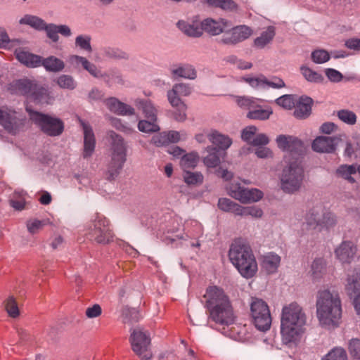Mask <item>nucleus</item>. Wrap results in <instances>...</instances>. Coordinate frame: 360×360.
I'll use <instances>...</instances> for the list:
<instances>
[{
	"label": "nucleus",
	"instance_id": "64",
	"mask_svg": "<svg viewBox=\"0 0 360 360\" xmlns=\"http://www.w3.org/2000/svg\"><path fill=\"white\" fill-rule=\"evenodd\" d=\"M326 75L328 79L333 82H340L342 79V75L338 70L332 68L326 70Z\"/></svg>",
	"mask_w": 360,
	"mask_h": 360
},
{
	"label": "nucleus",
	"instance_id": "9",
	"mask_svg": "<svg viewBox=\"0 0 360 360\" xmlns=\"http://www.w3.org/2000/svg\"><path fill=\"white\" fill-rule=\"evenodd\" d=\"M86 234L90 240L99 244H107L113 238L108 220L98 215L89 223Z\"/></svg>",
	"mask_w": 360,
	"mask_h": 360
},
{
	"label": "nucleus",
	"instance_id": "58",
	"mask_svg": "<svg viewBox=\"0 0 360 360\" xmlns=\"http://www.w3.org/2000/svg\"><path fill=\"white\" fill-rule=\"evenodd\" d=\"M311 58L316 63H323L330 59V56L325 50H316L312 52Z\"/></svg>",
	"mask_w": 360,
	"mask_h": 360
},
{
	"label": "nucleus",
	"instance_id": "53",
	"mask_svg": "<svg viewBox=\"0 0 360 360\" xmlns=\"http://www.w3.org/2000/svg\"><path fill=\"white\" fill-rule=\"evenodd\" d=\"M6 309L8 315L13 318H15L19 315V309L17 303L13 297H9L6 301Z\"/></svg>",
	"mask_w": 360,
	"mask_h": 360
},
{
	"label": "nucleus",
	"instance_id": "44",
	"mask_svg": "<svg viewBox=\"0 0 360 360\" xmlns=\"http://www.w3.org/2000/svg\"><path fill=\"white\" fill-rule=\"evenodd\" d=\"M207 4L224 11H232L236 8V4L232 0H207Z\"/></svg>",
	"mask_w": 360,
	"mask_h": 360
},
{
	"label": "nucleus",
	"instance_id": "33",
	"mask_svg": "<svg viewBox=\"0 0 360 360\" xmlns=\"http://www.w3.org/2000/svg\"><path fill=\"white\" fill-rule=\"evenodd\" d=\"M207 155L204 157L203 163L207 168H215L221 162L220 151L214 147H207Z\"/></svg>",
	"mask_w": 360,
	"mask_h": 360
},
{
	"label": "nucleus",
	"instance_id": "56",
	"mask_svg": "<svg viewBox=\"0 0 360 360\" xmlns=\"http://www.w3.org/2000/svg\"><path fill=\"white\" fill-rule=\"evenodd\" d=\"M57 30V25L53 23L46 24L45 22L43 27V30L46 31L47 37L54 42H57L59 39Z\"/></svg>",
	"mask_w": 360,
	"mask_h": 360
},
{
	"label": "nucleus",
	"instance_id": "1",
	"mask_svg": "<svg viewBox=\"0 0 360 360\" xmlns=\"http://www.w3.org/2000/svg\"><path fill=\"white\" fill-rule=\"evenodd\" d=\"M306 314L296 302L285 305L281 316V335L283 344L292 347L299 344L306 332Z\"/></svg>",
	"mask_w": 360,
	"mask_h": 360
},
{
	"label": "nucleus",
	"instance_id": "52",
	"mask_svg": "<svg viewBox=\"0 0 360 360\" xmlns=\"http://www.w3.org/2000/svg\"><path fill=\"white\" fill-rule=\"evenodd\" d=\"M91 37L89 35H79L75 39V45L81 49L91 52Z\"/></svg>",
	"mask_w": 360,
	"mask_h": 360
},
{
	"label": "nucleus",
	"instance_id": "20",
	"mask_svg": "<svg viewBox=\"0 0 360 360\" xmlns=\"http://www.w3.org/2000/svg\"><path fill=\"white\" fill-rule=\"evenodd\" d=\"M346 290L348 295L353 300L356 313L360 314V275L356 274L348 278Z\"/></svg>",
	"mask_w": 360,
	"mask_h": 360
},
{
	"label": "nucleus",
	"instance_id": "10",
	"mask_svg": "<svg viewBox=\"0 0 360 360\" xmlns=\"http://www.w3.org/2000/svg\"><path fill=\"white\" fill-rule=\"evenodd\" d=\"M26 110L28 112L30 119L46 134L50 136H56L63 133L64 124L60 119L31 110L28 106L26 107Z\"/></svg>",
	"mask_w": 360,
	"mask_h": 360
},
{
	"label": "nucleus",
	"instance_id": "57",
	"mask_svg": "<svg viewBox=\"0 0 360 360\" xmlns=\"http://www.w3.org/2000/svg\"><path fill=\"white\" fill-rule=\"evenodd\" d=\"M257 127L255 126H248L245 127L241 134V139L249 144L252 143V139L255 136Z\"/></svg>",
	"mask_w": 360,
	"mask_h": 360
},
{
	"label": "nucleus",
	"instance_id": "23",
	"mask_svg": "<svg viewBox=\"0 0 360 360\" xmlns=\"http://www.w3.org/2000/svg\"><path fill=\"white\" fill-rule=\"evenodd\" d=\"M15 54L18 60L28 68H37L41 65V57L39 56L21 49H16Z\"/></svg>",
	"mask_w": 360,
	"mask_h": 360
},
{
	"label": "nucleus",
	"instance_id": "46",
	"mask_svg": "<svg viewBox=\"0 0 360 360\" xmlns=\"http://www.w3.org/2000/svg\"><path fill=\"white\" fill-rule=\"evenodd\" d=\"M321 360H347V355L344 349L335 347L326 354Z\"/></svg>",
	"mask_w": 360,
	"mask_h": 360
},
{
	"label": "nucleus",
	"instance_id": "17",
	"mask_svg": "<svg viewBox=\"0 0 360 360\" xmlns=\"http://www.w3.org/2000/svg\"><path fill=\"white\" fill-rule=\"evenodd\" d=\"M252 34V30L246 25L236 26L225 32L221 41L226 44H236L245 40Z\"/></svg>",
	"mask_w": 360,
	"mask_h": 360
},
{
	"label": "nucleus",
	"instance_id": "7",
	"mask_svg": "<svg viewBox=\"0 0 360 360\" xmlns=\"http://www.w3.org/2000/svg\"><path fill=\"white\" fill-rule=\"evenodd\" d=\"M191 92L192 88L184 83L176 84L171 90L167 91L168 101L174 108L172 117L176 121L182 122L186 120L187 105L181 101V97L188 96Z\"/></svg>",
	"mask_w": 360,
	"mask_h": 360
},
{
	"label": "nucleus",
	"instance_id": "40",
	"mask_svg": "<svg viewBox=\"0 0 360 360\" xmlns=\"http://www.w3.org/2000/svg\"><path fill=\"white\" fill-rule=\"evenodd\" d=\"M184 182L188 186H197L202 184L204 176L200 172L184 171L183 173Z\"/></svg>",
	"mask_w": 360,
	"mask_h": 360
},
{
	"label": "nucleus",
	"instance_id": "28",
	"mask_svg": "<svg viewBox=\"0 0 360 360\" xmlns=\"http://www.w3.org/2000/svg\"><path fill=\"white\" fill-rule=\"evenodd\" d=\"M281 263V257L276 254L269 252L263 256L262 266L268 274L275 273Z\"/></svg>",
	"mask_w": 360,
	"mask_h": 360
},
{
	"label": "nucleus",
	"instance_id": "48",
	"mask_svg": "<svg viewBox=\"0 0 360 360\" xmlns=\"http://www.w3.org/2000/svg\"><path fill=\"white\" fill-rule=\"evenodd\" d=\"M297 98L293 95H283L276 100V103L285 109L290 110L295 106Z\"/></svg>",
	"mask_w": 360,
	"mask_h": 360
},
{
	"label": "nucleus",
	"instance_id": "25",
	"mask_svg": "<svg viewBox=\"0 0 360 360\" xmlns=\"http://www.w3.org/2000/svg\"><path fill=\"white\" fill-rule=\"evenodd\" d=\"M108 108L118 115H133L134 110L131 106L119 101L115 98H110L105 101Z\"/></svg>",
	"mask_w": 360,
	"mask_h": 360
},
{
	"label": "nucleus",
	"instance_id": "42",
	"mask_svg": "<svg viewBox=\"0 0 360 360\" xmlns=\"http://www.w3.org/2000/svg\"><path fill=\"white\" fill-rule=\"evenodd\" d=\"M263 215V211L261 208L257 206H240V209L238 216L248 217L250 216L252 218L259 219Z\"/></svg>",
	"mask_w": 360,
	"mask_h": 360
},
{
	"label": "nucleus",
	"instance_id": "11",
	"mask_svg": "<svg viewBox=\"0 0 360 360\" xmlns=\"http://www.w3.org/2000/svg\"><path fill=\"white\" fill-rule=\"evenodd\" d=\"M14 85L17 93L25 96L27 99L36 103H49L48 90L39 86L34 81L22 79L16 81Z\"/></svg>",
	"mask_w": 360,
	"mask_h": 360
},
{
	"label": "nucleus",
	"instance_id": "38",
	"mask_svg": "<svg viewBox=\"0 0 360 360\" xmlns=\"http://www.w3.org/2000/svg\"><path fill=\"white\" fill-rule=\"evenodd\" d=\"M240 79L255 89H266L267 78L262 75L257 77L248 75L241 77Z\"/></svg>",
	"mask_w": 360,
	"mask_h": 360
},
{
	"label": "nucleus",
	"instance_id": "16",
	"mask_svg": "<svg viewBox=\"0 0 360 360\" xmlns=\"http://www.w3.org/2000/svg\"><path fill=\"white\" fill-rule=\"evenodd\" d=\"M276 143L280 149L288 153L284 157L285 161H286V158L288 157L291 160H295L296 158L301 159L304 146L302 142L297 138L281 134L277 136Z\"/></svg>",
	"mask_w": 360,
	"mask_h": 360
},
{
	"label": "nucleus",
	"instance_id": "50",
	"mask_svg": "<svg viewBox=\"0 0 360 360\" xmlns=\"http://www.w3.org/2000/svg\"><path fill=\"white\" fill-rule=\"evenodd\" d=\"M301 72L304 78L311 82H321L323 80V77L318 72L312 70L311 69L307 67H302Z\"/></svg>",
	"mask_w": 360,
	"mask_h": 360
},
{
	"label": "nucleus",
	"instance_id": "43",
	"mask_svg": "<svg viewBox=\"0 0 360 360\" xmlns=\"http://www.w3.org/2000/svg\"><path fill=\"white\" fill-rule=\"evenodd\" d=\"M49 223V219L39 220L37 219H30L27 220L26 226L29 233L34 234L39 232V230Z\"/></svg>",
	"mask_w": 360,
	"mask_h": 360
},
{
	"label": "nucleus",
	"instance_id": "49",
	"mask_svg": "<svg viewBox=\"0 0 360 360\" xmlns=\"http://www.w3.org/2000/svg\"><path fill=\"white\" fill-rule=\"evenodd\" d=\"M139 129L145 133H152L156 132L160 130V127L157 124L156 121H153L150 120H141L138 124Z\"/></svg>",
	"mask_w": 360,
	"mask_h": 360
},
{
	"label": "nucleus",
	"instance_id": "34",
	"mask_svg": "<svg viewBox=\"0 0 360 360\" xmlns=\"http://www.w3.org/2000/svg\"><path fill=\"white\" fill-rule=\"evenodd\" d=\"M199 162V155L196 152L185 153L180 160V166L184 171L194 169Z\"/></svg>",
	"mask_w": 360,
	"mask_h": 360
},
{
	"label": "nucleus",
	"instance_id": "18",
	"mask_svg": "<svg viewBox=\"0 0 360 360\" xmlns=\"http://www.w3.org/2000/svg\"><path fill=\"white\" fill-rule=\"evenodd\" d=\"M357 251L356 245L352 241L342 242L335 250V255L342 264H349Z\"/></svg>",
	"mask_w": 360,
	"mask_h": 360
},
{
	"label": "nucleus",
	"instance_id": "45",
	"mask_svg": "<svg viewBox=\"0 0 360 360\" xmlns=\"http://www.w3.org/2000/svg\"><path fill=\"white\" fill-rule=\"evenodd\" d=\"M338 117L344 123L349 125H354L356 122V114L349 110H340L337 112Z\"/></svg>",
	"mask_w": 360,
	"mask_h": 360
},
{
	"label": "nucleus",
	"instance_id": "55",
	"mask_svg": "<svg viewBox=\"0 0 360 360\" xmlns=\"http://www.w3.org/2000/svg\"><path fill=\"white\" fill-rule=\"evenodd\" d=\"M18 42V40H10L6 30L0 28V48L11 49L14 44Z\"/></svg>",
	"mask_w": 360,
	"mask_h": 360
},
{
	"label": "nucleus",
	"instance_id": "14",
	"mask_svg": "<svg viewBox=\"0 0 360 360\" xmlns=\"http://www.w3.org/2000/svg\"><path fill=\"white\" fill-rule=\"evenodd\" d=\"M25 118L19 112L6 106L0 107V125L6 131L15 134L22 129Z\"/></svg>",
	"mask_w": 360,
	"mask_h": 360
},
{
	"label": "nucleus",
	"instance_id": "63",
	"mask_svg": "<svg viewBox=\"0 0 360 360\" xmlns=\"http://www.w3.org/2000/svg\"><path fill=\"white\" fill-rule=\"evenodd\" d=\"M237 104L243 108L248 109L249 110L254 108V104H255V101L253 98H248V97H240L236 100Z\"/></svg>",
	"mask_w": 360,
	"mask_h": 360
},
{
	"label": "nucleus",
	"instance_id": "19",
	"mask_svg": "<svg viewBox=\"0 0 360 360\" xmlns=\"http://www.w3.org/2000/svg\"><path fill=\"white\" fill-rule=\"evenodd\" d=\"M338 137L320 136L316 137L311 145L312 149L318 153H333L340 142Z\"/></svg>",
	"mask_w": 360,
	"mask_h": 360
},
{
	"label": "nucleus",
	"instance_id": "22",
	"mask_svg": "<svg viewBox=\"0 0 360 360\" xmlns=\"http://www.w3.org/2000/svg\"><path fill=\"white\" fill-rule=\"evenodd\" d=\"M84 131V158L90 157L94 151L96 140L92 128L84 121L79 120Z\"/></svg>",
	"mask_w": 360,
	"mask_h": 360
},
{
	"label": "nucleus",
	"instance_id": "12",
	"mask_svg": "<svg viewBox=\"0 0 360 360\" xmlns=\"http://www.w3.org/2000/svg\"><path fill=\"white\" fill-rule=\"evenodd\" d=\"M305 221L309 229L321 231L333 226L336 219L333 214L326 211L322 206H316L306 214Z\"/></svg>",
	"mask_w": 360,
	"mask_h": 360
},
{
	"label": "nucleus",
	"instance_id": "30",
	"mask_svg": "<svg viewBox=\"0 0 360 360\" xmlns=\"http://www.w3.org/2000/svg\"><path fill=\"white\" fill-rule=\"evenodd\" d=\"M208 139L211 143L224 150L229 148L232 143L231 139L228 136L221 134L217 131H212L208 134Z\"/></svg>",
	"mask_w": 360,
	"mask_h": 360
},
{
	"label": "nucleus",
	"instance_id": "27",
	"mask_svg": "<svg viewBox=\"0 0 360 360\" xmlns=\"http://www.w3.org/2000/svg\"><path fill=\"white\" fill-rule=\"evenodd\" d=\"M171 72L174 78L183 77L188 79H194L197 76L195 68L188 64L174 67Z\"/></svg>",
	"mask_w": 360,
	"mask_h": 360
},
{
	"label": "nucleus",
	"instance_id": "24",
	"mask_svg": "<svg viewBox=\"0 0 360 360\" xmlns=\"http://www.w3.org/2000/svg\"><path fill=\"white\" fill-rule=\"evenodd\" d=\"M313 101L307 96H302L295 103L294 115L298 119H305L309 116L311 111Z\"/></svg>",
	"mask_w": 360,
	"mask_h": 360
},
{
	"label": "nucleus",
	"instance_id": "5",
	"mask_svg": "<svg viewBox=\"0 0 360 360\" xmlns=\"http://www.w3.org/2000/svg\"><path fill=\"white\" fill-rule=\"evenodd\" d=\"M285 162L287 165L281 176V186L284 192L292 193L301 188L304 180L302 160L296 158L295 160H291L288 157Z\"/></svg>",
	"mask_w": 360,
	"mask_h": 360
},
{
	"label": "nucleus",
	"instance_id": "29",
	"mask_svg": "<svg viewBox=\"0 0 360 360\" xmlns=\"http://www.w3.org/2000/svg\"><path fill=\"white\" fill-rule=\"evenodd\" d=\"M135 105L139 110H142L146 118L157 121V109L150 101L137 99L135 101Z\"/></svg>",
	"mask_w": 360,
	"mask_h": 360
},
{
	"label": "nucleus",
	"instance_id": "59",
	"mask_svg": "<svg viewBox=\"0 0 360 360\" xmlns=\"http://www.w3.org/2000/svg\"><path fill=\"white\" fill-rule=\"evenodd\" d=\"M349 352L352 356L356 359H360V340L352 339L349 343Z\"/></svg>",
	"mask_w": 360,
	"mask_h": 360
},
{
	"label": "nucleus",
	"instance_id": "36",
	"mask_svg": "<svg viewBox=\"0 0 360 360\" xmlns=\"http://www.w3.org/2000/svg\"><path fill=\"white\" fill-rule=\"evenodd\" d=\"M272 113L271 108H262L254 104V108L250 110L247 117L252 120H267Z\"/></svg>",
	"mask_w": 360,
	"mask_h": 360
},
{
	"label": "nucleus",
	"instance_id": "4",
	"mask_svg": "<svg viewBox=\"0 0 360 360\" xmlns=\"http://www.w3.org/2000/svg\"><path fill=\"white\" fill-rule=\"evenodd\" d=\"M229 257L243 277L250 278L256 274L257 263L250 246L245 240H235L230 247Z\"/></svg>",
	"mask_w": 360,
	"mask_h": 360
},
{
	"label": "nucleus",
	"instance_id": "62",
	"mask_svg": "<svg viewBox=\"0 0 360 360\" xmlns=\"http://www.w3.org/2000/svg\"><path fill=\"white\" fill-rule=\"evenodd\" d=\"M101 307L98 304H95L93 306L86 308L85 311L86 316L89 319L97 318L101 314Z\"/></svg>",
	"mask_w": 360,
	"mask_h": 360
},
{
	"label": "nucleus",
	"instance_id": "61",
	"mask_svg": "<svg viewBox=\"0 0 360 360\" xmlns=\"http://www.w3.org/2000/svg\"><path fill=\"white\" fill-rule=\"evenodd\" d=\"M82 68L86 71H88L92 76L95 77H98L101 76V72L97 69L95 65L90 63L87 59H82Z\"/></svg>",
	"mask_w": 360,
	"mask_h": 360
},
{
	"label": "nucleus",
	"instance_id": "41",
	"mask_svg": "<svg viewBox=\"0 0 360 360\" xmlns=\"http://www.w3.org/2000/svg\"><path fill=\"white\" fill-rule=\"evenodd\" d=\"M274 35V28L269 27L259 37L255 39V45L258 48H263L273 39Z\"/></svg>",
	"mask_w": 360,
	"mask_h": 360
},
{
	"label": "nucleus",
	"instance_id": "26",
	"mask_svg": "<svg viewBox=\"0 0 360 360\" xmlns=\"http://www.w3.org/2000/svg\"><path fill=\"white\" fill-rule=\"evenodd\" d=\"M178 27L186 35L189 37H198L202 34V22L193 21L189 23L180 20L177 23Z\"/></svg>",
	"mask_w": 360,
	"mask_h": 360
},
{
	"label": "nucleus",
	"instance_id": "31",
	"mask_svg": "<svg viewBox=\"0 0 360 360\" xmlns=\"http://www.w3.org/2000/svg\"><path fill=\"white\" fill-rule=\"evenodd\" d=\"M41 65H42L46 70L53 72H60L65 68L64 62L55 56H49L44 59L41 58Z\"/></svg>",
	"mask_w": 360,
	"mask_h": 360
},
{
	"label": "nucleus",
	"instance_id": "2",
	"mask_svg": "<svg viewBox=\"0 0 360 360\" xmlns=\"http://www.w3.org/2000/svg\"><path fill=\"white\" fill-rule=\"evenodd\" d=\"M316 316L320 325L331 329L340 326L342 319V302L334 290H319L316 297Z\"/></svg>",
	"mask_w": 360,
	"mask_h": 360
},
{
	"label": "nucleus",
	"instance_id": "60",
	"mask_svg": "<svg viewBox=\"0 0 360 360\" xmlns=\"http://www.w3.org/2000/svg\"><path fill=\"white\" fill-rule=\"evenodd\" d=\"M151 143L158 147L169 144L167 132L164 131L154 135L151 139Z\"/></svg>",
	"mask_w": 360,
	"mask_h": 360
},
{
	"label": "nucleus",
	"instance_id": "39",
	"mask_svg": "<svg viewBox=\"0 0 360 360\" xmlns=\"http://www.w3.org/2000/svg\"><path fill=\"white\" fill-rule=\"evenodd\" d=\"M240 206V205L226 198H219L218 201V207L221 210L231 212L235 215H238Z\"/></svg>",
	"mask_w": 360,
	"mask_h": 360
},
{
	"label": "nucleus",
	"instance_id": "8",
	"mask_svg": "<svg viewBox=\"0 0 360 360\" xmlns=\"http://www.w3.org/2000/svg\"><path fill=\"white\" fill-rule=\"evenodd\" d=\"M250 316L255 326L261 331L268 330L271 325V316L267 303L262 299L252 297Z\"/></svg>",
	"mask_w": 360,
	"mask_h": 360
},
{
	"label": "nucleus",
	"instance_id": "47",
	"mask_svg": "<svg viewBox=\"0 0 360 360\" xmlns=\"http://www.w3.org/2000/svg\"><path fill=\"white\" fill-rule=\"evenodd\" d=\"M356 169L354 165H341L338 169L337 173L339 176L348 180L351 183L354 182V178L351 176L355 174Z\"/></svg>",
	"mask_w": 360,
	"mask_h": 360
},
{
	"label": "nucleus",
	"instance_id": "54",
	"mask_svg": "<svg viewBox=\"0 0 360 360\" xmlns=\"http://www.w3.org/2000/svg\"><path fill=\"white\" fill-rule=\"evenodd\" d=\"M345 155L349 158L354 157L355 158H360V145L359 143L352 144L350 142L347 143L345 150Z\"/></svg>",
	"mask_w": 360,
	"mask_h": 360
},
{
	"label": "nucleus",
	"instance_id": "37",
	"mask_svg": "<svg viewBox=\"0 0 360 360\" xmlns=\"http://www.w3.org/2000/svg\"><path fill=\"white\" fill-rule=\"evenodd\" d=\"M186 234L189 238H198L202 235V225L196 220L191 219L185 224Z\"/></svg>",
	"mask_w": 360,
	"mask_h": 360
},
{
	"label": "nucleus",
	"instance_id": "51",
	"mask_svg": "<svg viewBox=\"0 0 360 360\" xmlns=\"http://www.w3.org/2000/svg\"><path fill=\"white\" fill-rule=\"evenodd\" d=\"M57 84L63 89H74L76 86L73 78L70 75H63L57 78Z\"/></svg>",
	"mask_w": 360,
	"mask_h": 360
},
{
	"label": "nucleus",
	"instance_id": "21",
	"mask_svg": "<svg viewBox=\"0 0 360 360\" xmlns=\"http://www.w3.org/2000/svg\"><path fill=\"white\" fill-rule=\"evenodd\" d=\"M202 31H205L211 35H218L228 28H230L231 25L230 22L224 19H219L215 20L212 18H207L202 22Z\"/></svg>",
	"mask_w": 360,
	"mask_h": 360
},
{
	"label": "nucleus",
	"instance_id": "32",
	"mask_svg": "<svg viewBox=\"0 0 360 360\" xmlns=\"http://www.w3.org/2000/svg\"><path fill=\"white\" fill-rule=\"evenodd\" d=\"M326 273V264L323 259H316L311 264L310 276L313 281H318L322 278Z\"/></svg>",
	"mask_w": 360,
	"mask_h": 360
},
{
	"label": "nucleus",
	"instance_id": "15",
	"mask_svg": "<svg viewBox=\"0 0 360 360\" xmlns=\"http://www.w3.org/2000/svg\"><path fill=\"white\" fill-rule=\"evenodd\" d=\"M228 194L241 203L248 204L261 200L263 193L257 188H247L238 183H233L227 188Z\"/></svg>",
	"mask_w": 360,
	"mask_h": 360
},
{
	"label": "nucleus",
	"instance_id": "35",
	"mask_svg": "<svg viewBox=\"0 0 360 360\" xmlns=\"http://www.w3.org/2000/svg\"><path fill=\"white\" fill-rule=\"evenodd\" d=\"M19 23L29 25L36 30L42 31L45 21L38 16L27 14L20 19Z\"/></svg>",
	"mask_w": 360,
	"mask_h": 360
},
{
	"label": "nucleus",
	"instance_id": "6",
	"mask_svg": "<svg viewBox=\"0 0 360 360\" xmlns=\"http://www.w3.org/2000/svg\"><path fill=\"white\" fill-rule=\"evenodd\" d=\"M112 140L111 159L106 173L108 180H113L120 174L127 160V149L123 139L113 131L109 133Z\"/></svg>",
	"mask_w": 360,
	"mask_h": 360
},
{
	"label": "nucleus",
	"instance_id": "13",
	"mask_svg": "<svg viewBox=\"0 0 360 360\" xmlns=\"http://www.w3.org/2000/svg\"><path fill=\"white\" fill-rule=\"evenodd\" d=\"M132 351L142 360H150L153 357L150 349V338L141 329H134L129 338Z\"/></svg>",
	"mask_w": 360,
	"mask_h": 360
},
{
	"label": "nucleus",
	"instance_id": "3",
	"mask_svg": "<svg viewBox=\"0 0 360 360\" xmlns=\"http://www.w3.org/2000/svg\"><path fill=\"white\" fill-rule=\"evenodd\" d=\"M205 307L210 318L215 323L230 325L234 322V314L231 301L224 290L217 286H210L204 295Z\"/></svg>",
	"mask_w": 360,
	"mask_h": 360
}]
</instances>
